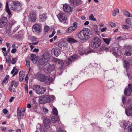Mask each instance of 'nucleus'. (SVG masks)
<instances>
[{"instance_id":"obj_5","label":"nucleus","mask_w":132,"mask_h":132,"mask_svg":"<svg viewBox=\"0 0 132 132\" xmlns=\"http://www.w3.org/2000/svg\"><path fill=\"white\" fill-rule=\"evenodd\" d=\"M101 44L100 40L98 37H95L92 40L91 42L92 47L94 49L98 47Z\"/></svg>"},{"instance_id":"obj_24","label":"nucleus","mask_w":132,"mask_h":132,"mask_svg":"<svg viewBox=\"0 0 132 132\" xmlns=\"http://www.w3.org/2000/svg\"><path fill=\"white\" fill-rule=\"evenodd\" d=\"M18 69H16L15 67H14L13 68L11 72V73L12 74H13V76H14L15 75H16L18 73Z\"/></svg>"},{"instance_id":"obj_60","label":"nucleus","mask_w":132,"mask_h":132,"mask_svg":"<svg viewBox=\"0 0 132 132\" xmlns=\"http://www.w3.org/2000/svg\"><path fill=\"white\" fill-rule=\"evenodd\" d=\"M117 39L119 40H124L123 38L120 36L118 37Z\"/></svg>"},{"instance_id":"obj_58","label":"nucleus","mask_w":132,"mask_h":132,"mask_svg":"<svg viewBox=\"0 0 132 132\" xmlns=\"http://www.w3.org/2000/svg\"><path fill=\"white\" fill-rule=\"evenodd\" d=\"M40 131L41 132H45L46 130L44 128H42L40 129Z\"/></svg>"},{"instance_id":"obj_13","label":"nucleus","mask_w":132,"mask_h":132,"mask_svg":"<svg viewBox=\"0 0 132 132\" xmlns=\"http://www.w3.org/2000/svg\"><path fill=\"white\" fill-rule=\"evenodd\" d=\"M7 22V18L3 16L0 18V27H4L6 25Z\"/></svg>"},{"instance_id":"obj_11","label":"nucleus","mask_w":132,"mask_h":132,"mask_svg":"<svg viewBox=\"0 0 132 132\" xmlns=\"http://www.w3.org/2000/svg\"><path fill=\"white\" fill-rule=\"evenodd\" d=\"M33 31L34 32L39 33L41 32L42 29L40 26L38 24H36L34 25L33 27Z\"/></svg>"},{"instance_id":"obj_56","label":"nucleus","mask_w":132,"mask_h":132,"mask_svg":"<svg viewBox=\"0 0 132 132\" xmlns=\"http://www.w3.org/2000/svg\"><path fill=\"white\" fill-rule=\"evenodd\" d=\"M3 112L5 114H7V110L6 109H5L3 110Z\"/></svg>"},{"instance_id":"obj_55","label":"nucleus","mask_w":132,"mask_h":132,"mask_svg":"<svg viewBox=\"0 0 132 132\" xmlns=\"http://www.w3.org/2000/svg\"><path fill=\"white\" fill-rule=\"evenodd\" d=\"M24 85L25 88V90L26 91H27V92L28 93V86L26 84H24Z\"/></svg>"},{"instance_id":"obj_37","label":"nucleus","mask_w":132,"mask_h":132,"mask_svg":"<svg viewBox=\"0 0 132 132\" xmlns=\"http://www.w3.org/2000/svg\"><path fill=\"white\" fill-rule=\"evenodd\" d=\"M52 113L55 115H57L58 114V112L56 108H53L52 111Z\"/></svg>"},{"instance_id":"obj_10","label":"nucleus","mask_w":132,"mask_h":132,"mask_svg":"<svg viewBox=\"0 0 132 132\" xmlns=\"http://www.w3.org/2000/svg\"><path fill=\"white\" fill-rule=\"evenodd\" d=\"M46 76L40 73H37L36 76V78L42 82H44Z\"/></svg>"},{"instance_id":"obj_19","label":"nucleus","mask_w":132,"mask_h":132,"mask_svg":"<svg viewBox=\"0 0 132 132\" xmlns=\"http://www.w3.org/2000/svg\"><path fill=\"white\" fill-rule=\"evenodd\" d=\"M53 81V79L50 76H47L45 82L47 85H49L52 83Z\"/></svg>"},{"instance_id":"obj_2","label":"nucleus","mask_w":132,"mask_h":132,"mask_svg":"<svg viewBox=\"0 0 132 132\" xmlns=\"http://www.w3.org/2000/svg\"><path fill=\"white\" fill-rule=\"evenodd\" d=\"M33 89L36 93L39 94H44L46 90L45 87H43L42 86L39 85H34Z\"/></svg>"},{"instance_id":"obj_46","label":"nucleus","mask_w":132,"mask_h":132,"mask_svg":"<svg viewBox=\"0 0 132 132\" xmlns=\"http://www.w3.org/2000/svg\"><path fill=\"white\" fill-rule=\"evenodd\" d=\"M128 132H132V125L128 127Z\"/></svg>"},{"instance_id":"obj_22","label":"nucleus","mask_w":132,"mask_h":132,"mask_svg":"<svg viewBox=\"0 0 132 132\" xmlns=\"http://www.w3.org/2000/svg\"><path fill=\"white\" fill-rule=\"evenodd\" d=\"M46 14L45 13L40 14L39 17V20L40 21H42L45 20L47 18Z\"/></svg>"},{"instance_id":"obj_16","label":"nucleus","mask_w":132,"mask_h":132,"mask_svg":"<svg viewBox=\"0 0 132 132\" xmlns=\"http://www.w3.org/2000/svg\"><path fill=\"white\" fill-rule=\"evenodd\" d=\"M63 9L64 11L65 12L69 13L72 12V8H71L70 6L65 4L63 5Z\"/></svg>"},{"instance_id":"obj_49","label":"nucleus","mask_w":132,"mask_h":132,"mask_svg":"<svg viewBox=\"0 0 132 132\" xmlns=\"http://www.w3.org/2000/svg\"><path fill=\"white\" fill-rule=\"evenodd\" d=\"M17 115L18 116H21V112L20 110L18 109H17Z\"/></svg>"},{"instance_id":"obj_35","label":"nucleus","mask_w":132,"mask_h":132,"mask_svg":"<svg viewBox=\"0 0 132 132\" xmlns=\"http://www.w3.org/2000/svg\"><path fill=\"white\" fill-rule=\"evenodd\" d=\"M68 42L70 43H75L77 42L76 40L72 38H69L68 40Z\"/></svg>"},{"instance_id":"obj_31","label":"nucleus","mask_w":132,"mask_h":132,"mask_svg":"<svg viewBox=\"0 0 132 132\" xmlns=\"http://www.w3.org/2000/svg\"><path fill=\"white\" fill-rule=\"evenodd\" d=\"M101 49L102 50H105L106 52L109 51V50L108 47L105 45H103Z\"/></svg>"},{"instance_id":"obj_17","label":"nucleus","mask_w":132,"mask_h":132,"mask_svg":"<svg viewBox=\"0 0 132 132\" xmlns=\"http://www.w3.org/2000/svg\"><path fill=\"white\" fill-rule=\"evenodd\" d=\"M112 53L114 55H120V51L119 50V49L117 47H113L112 48Z\"/></svg>"},{"instance_id":"obj_39","label":"nucleus","mask_w":132,"mask_h":132,"mask_svg":"<svg viewBox=\"0 0 132 132\" xmlns=\"http://www.w3.org/2000/svg\"><path fill=\"white\" fill-rule=\"evenodd\" d=\"M89 19L91 20L95 21L96 19L95 18H94L93 15L92 14L89 17Z\"/></svg>"},{"instance_id":"obj_54","label":"nucleus","mask_w":132,"mask_h":132,"mask_svg":"<svg viewBox=\"0 0 132 132\" xmlns=\"http://www.w3.org/2000/svg\"><path fill=\"white\" fill-rule=\"evenodd\" d=\"M8 62L9 63H11V55H8Z\"/></svg>"},{"instance_id":"obj_27","label":"nucleus","mask_w":132,"mask_h":132,"mask_svg":"<svg viewBox=\"0 0 132 132\" xmlns=\"http://www.w3.org/2000/svg\"><path fill=\"white\" fill-rule=\"evenodd\" d=\"M124 64H123V65L124 67L127 69L128 68L130 65L129 62L125 60H124Z\"/></svg>"},{"instance_id":"obj_42","label":"nucleus","mask_w":132,"mask_h":132,"mask_svg":"<svg viewBox=\"0 0 132 132\" xmlns=\"http://www.w3.org/2000/svg\"><path fill=\"white\" fill-rule=\"evenodd\" d=\"M72 85V83L70 81H69L67 83L64 84L65 85L67 86L68 87H70Z\"/></svg>"},{"instance_id":"obj_64","label":"nucleus","mask_w":132,"mask_h":132,"mask_svg":"<svg viewBox=\"0 0 132 132\" xmlns=\"http://www.w3.org/2000/svg\"><path fill=\"white\" fill-rule=\"evenodd\" d=\"M14 97H12L9 100V102H12L13 99L14 98Z\"/></svg>"},{"instance_id":"obj_41","label":"nucleus","mask_w":132,"mask_h":132,"mask_svg":"<svg viewBox=\"0 0 132 132\" xmlns=\"http://www.w3.org/2000/svg\"><path fill=\"white\" fill-rule=\"evenodd\" d=\"M17 59L16 58H13L11 60V63L12 64H14L16 62Z\"/></svg>"},{"instance_id":"obj_48","label":"nucleus","mask_w":132,"mask_h":132,"mask_svg":"<svg viewBox=\"0 0 132 132\" xmlns=\"http://www.w3.org/2000/svg\"><path fill=\"white\" fill-rule=\"evenodd\" d=\"M79 2V1L75 2H74L72 3V4L73 5H74L75 6H77L79 4L78 2Z\"/></svg>"},{"instance_id":"obj_51","label":"nucleus","mask_w":132,"mask_h":132,"mask_svg":"<svg viewBox=\"0 0 132 132\" xmlns=\"http://www.w3.org/2000/svg\"><path fill=\"white\" fill-rule=\"evenodd\" d=\"M28 74H27L25 79V80L26 81V82L27 84L28 83Z\"/></svg>"},{"instance_id":"obj_28","label":"nucleus","mask_w":132,"mask_h":132,"mask_svg":"<svg viewBox=\"0 0 132 132\" xmlns=\"http://www.w3.org/2000/svg\"><path fill=\"white\" fill-rule=\"evenodd\" d=\"M59 120V118L56 117L55 116H53L51 118V121L53 122H55L58 121Z\"/></svg>"},{"instance_id":"obj_12","label":"nucleus","mask_w":132,"mask_h":132,"mask_svg":"<svg viewBox=\"0 0 132 132\" xmlns=\"http://www.w3.org/2000/svg\"><path fill=\"white\" fill-rule=\"evenodd\" d=\"M28 20L31 22H35L36 19V14L34 12H32L30 13L29 15L28 16Z\"/></svg>"},{"instance_id":"obj_34","label":"nucleus","mask_w":132,"mask_h":132,"mask_svg":"<svg viewBox=\"0 0 132 132\" xmlns=\"http://www.w3.org/2000/svg\"><path fill=\"white\" fill-rule=\"evenodd\" d=\"M103 40L104 42L107 44H109L111 40V38H110L109 39L103 38Z\"/></svg>"},{"instance_id":"obj_32","label":"nucleus","mask_w":132,"mask_h":132,"mask_svg":"<svg viewBox=\"0 0 132 132\" xmlns=\"http://www.w3.org/2000/svg\"><path fill=\"white\" fill-rule=\"evenodd\" d=\"M85 51V50L84 48H80L79 50V52L80 54L83 55L86 53Z\"/></svg>"},{"instance_id":"obj_57","label":"nucleus","mask_w":132,"mask_h":132,"mask_svg":"<svg viewBox=\"0 0 132 132\" xmlns=\"http://www.w3.org/2000/svg\"><path fill=\"white\" fill-rule=\"evenodd\" d=\"M26 63L27 66L28 67H29L30 65V62L29 61H26Z\"/></svg>"},{"instance_id":"obj_40","label":"nucleus","mask_w":132,"mask_h":132,"mask_svg":"<svg viewBox=\"0 0 132 132\" xmlns=\"http://www.w3.org/2000/svg\"><path fill=\"white\" fill-rule=\"evenodd\" d=\"M57 62L59 63V64L61 65V68H62V67H63L64 63L62 60H58L57 61Z\"/></svg>"},{"instance_id":"obj_50","label":"nucleus","mask_w":132,"mask_h":132,"mask_svg":"<svg viewBox=\"0 0 132 132\" xmlns=\"http://www.w3.org/2000/svg\"><path fill=\"white\" fill-rule=\"evenodd\" d=\"M122 103L123 104L125 103L126 102V98L124 96H123L122 99Z\"/></svg>"},{"instance_id":"obj_30","label":"nucleus","mask_w":132,"mask_h":132,"mask_svg":"<svg viewBox=\"0 0 132 132\" xmlns=\"http://www.w3.org/2000/svg\"><path fill=\"white\" fill-rule=\"evenodd\" d=\"M6 10L9 14L10 15L11 14V12L9 9V5L7 2L6 3Z\"/></svg>"},{"instance_id":"obj_1","label":"nucleus","mask_w":132,"mask_h":132,"mask_svg":"<svg viewBox=\"0 0 132 132\" xmlns=\"http://www.w3.org/2000/svg\"><path fill=\"white\" fill-rule=\"evenodd\" d=\"M93 32L88 28H84L81 30L78 35L79 39L82 40H86L89 39L90 36L92 35Z\"/></svg>"},{"instance_id":"obj_3","label":"nucleus","mask_w":132,"mask_h":132,"mask_svg":"<svg viewBox=\"0 0 132 132\" xmlns=\"http://www.w3.org/2000/svg\"><path fill=\"white\" fill-rule=\"evenodd\" d=\"M50 56L47 53H44L42 56V58L38 61L39 65H42L48 62L50 59Z\"/></svg>"},{"instance_id":"obj_59","label":"nucleus","mask_w":132,"mask_h":132,"mask_svg":"<svg viewBox=\"0 0 132 132\" xmlns=\"http://www.w3.org/2000/svg\"><path fill=\"white\" fill-rule=\"evenodd\" d=\"M114 11L116 12L117 13H119V10L118 8L115 9Z\"/></svg>"},{"instance_id":"obj_61","label":"nucleus","mask_w":132,"mask_h":132,"mask_svg":"<svg viewBox=\"0 0 132 132\" xmlns=\"http://www.w3.org/2000/svg\"><path fill=\"white\" fill-rule=\"evenodd\" d=\"M111 26L112 27H115L116 26V24H115L113 23V22H111Z\"/></svg>"},{"instance_id":"obj_6","label":"nucleus","mask_w":132,"mask_h":132,"mask_svg":"<svg viewBox=\"0 0 132 132\" xmlns=\"http://www.w3.org/2000/svg\"><path fill=\"white\" fill-rule=\"evenodd\" d=\"M51 101L50 97L48 95H43L39 97V103L41 104L50 103Z\"/></svg>"},{"instance_id":"obj_33","label":"nucleus","mask_w":132,"mask_h":132,"mask_svg":"<svg viewBox=\"0 0 132 132\" xmlns=\"http://www.w3.org/2000/svg\"><path fill=\"white\" fill-rule=\"evenodd\" d=\"M132 19L130 18H128L125 20V22L127 24L131 25H132V23L131 22Z\"/></svg>"},{"instance_id":"obj_47","label":"nucleus","mask_w":132,"mask_h":132,"mask_svg":"<svg viewBox=\"0 0 132 132\" xmlns=\"http://www.w3.org/2000/svg\"><path fill=\"white\" fill-rule=\"evenodd\" d=\"M30 40L31 41L34 42L36 40L37 38L35 37L32 36L31 37Z\"/></svg>"},{"instance_id":"obj_18","label":"nucleus","mask_w":132,"mask_h":132,"mask_svg":"<svg viewBox=\"0 0 132 132\" xmlns=\"http://www.w3.org/2000/svg\"><path fill=\"white\" fill-rule=\"evenodd\" d=\"M77 28V26H71L66 30L67 33L72 32L76 30Z\"/></svg>"},{"instance_id":"obj_9","label":"nucleus","mask_w":132,"mask_h":132,"mask_svg":"<svg viewBox=\"0 0 132 132\" xmlns=\"http://www.w3.org/2000/svg\"><path fill=\"white\" fill-rule=\"evenodd\" d=\"M57 16L59 21L61 22L65 21L67 19V16L65 13L60 12Z\"/></svg>"},{"instance_id":"obj_20","label":"nucleus","mask_w":132,"mask_h":132,"mask_svg":"<svg viewBox=\"0 0 132 132\" xmlns=\"http://www.w3.org/2000/svg\"><path fill=\"white\" fill-rule=\"evenodd\" d=\"M126 114L128 116L132 115V106L129 107L125 111Z\"/></svg>"},{"instance_id":"obj_63","label":"nucleus","mask_w":132,"mask_h":132,"mask_svg":"<svg viewBox=\"0 0 132 132\" xmlns=\"http://www.w3.org/2000/svg\"><path fill=\"white\" fill-rule=\"evenodd\" d=\"M20 26H18L16 27L15 28L14 31L15 32L20 27Z\"/></svg>"},{"instance_id":"obj_45","label":"nucleus","mask_w":132,"mask_h":132,"mask_svg":"<svg viewBox=\"0 0 132 132\" xmlns=\"http://www.w3.org/2000/svg\"><path fill=\"white\" fill-rule=\"evenodd\" d=\"M128 89L130 91L132 92V84H129L128 85Z\"/></svg>"},{"instance_id":"obj_21","label":"nucleus","mask_w":132,"mask_h":132,"mask_svg":"<svg viewBox=\"0 0 132 132\" xmlns=\"http://www.w3.org/2000/svg\"><path fill=\"white\" fill-rule=\"evenodd\" d=\"M24 76V73L22 71H20L19 73V80L20 81H22Z\"/></svg>"},{"instance_id":"obj_15","label":"nucleus","mask_w":132,"mask_h":132,"mask_svg":"<svg viewBox=\"0 0 132 132\" xmlns=\"http://www.w3.org/2000/svg\"><path fill=\"white\" fill-rule=\"evenodd\" d=\"M51 54L52 55H54L56 56H58L60 53V50L58 48H53L51 50Z\"/></svg>"},{"instance_id":"obj_4","label":"nucleus","mask_w":132,"mask_h":132,"mask_svg":"<svg viewBox=\"0 0 132 132\" xmlns=\"http://www.w3.org/2000/svg\"><path fill=\"white\" fill-rule=\"evenodd\" d=\"M10 6V9L14 11H18L21 9L20 2L17 1L13 2Z\"/></svg>"},{"instance_id":"obj_29","label":"nucleus","mask_w":132,"mask_h":132,"mask_svg":"<svg viewBox=\"0 0 132 132\" xmlns=\"http://www.w3.org/2000/svg\"><path fill=\"white\" fill-rule=\"evenodd\" d=\"M119 124L121 127H124V128L126 126V122L124 121H122L120 122Z\"/></svg>"},{"instance_id":"obj_7","label":"nucleus","mask_w":132,"mask_h":132,"mask_svg":"<svg viewBox=\"0 0 132 132\" xmlns=\"http://www.w3.org/2000/svg\"><path fill=\"white\" fill-rule=\"evenodd\" d=\"M55 69V66L54 64H46L44 66V71L46 72L50 73Z\"/></svg>"},{"instance_id":"obj_23","label":"nucleus","mask_w":132,"mask_h":132,"mask_svg":"<svg viewBox=\"0 0 132 132\" xmlns=\"http://www.w3.org/2000/svg\"><path fill=\"white\" fill-rule=\"evenodd\" d=\"M129 48L130 51L129 52V51L126 50L124 54L125 55L129 56H130L132 54V48L130 46H129Z\"/></svg>"},{"instance_id":"obj_52","label":"nucleus","mask_w":132,"mask_h":132,"mask_svg":"<svg viewBox=\"0 0 132 132\" xmlns=\"http://www.w3.org/2000/svg\"><path fill=\"white\" fill-rule=\"evenodd\" d=\"M17 50L16 48H14L12 50L11 52L12 53H14Z\"/></svg>"},{"instance_id":"obj_36","label":"nucleus","mask_w":132,"mask_h":132,"mask_svg":"<svg viewBox=\"0 0 132 132\" xmlns=\"http://www.w3.org/2000/svg\"><path fill=\"white\" fill-rule=\"evenodd\" d=\"M9 75H6L3 81L2 82L3 83L4 82V83L6 84L7 83L8 81V80L9 79Z\"/></svg>"},{"instance_id":"obj_44","label":"nucleus","mask_w":132,"mask_h":132,"mask_svg":"<svg viewBox=\"0 0 132 132\" xmlns=\"http://www.w3.org/2000/svg\"><path fill=\"white\" fill-rule=\"evenodd\" d=\"M123 28L126 29H130L129 27L127 25H123L122 26Z\"/></svg>"},{"instance_id":"obj_14","label":"nucleus","mask_w":132,"mask_h":132,"mask_svg":"<svg viewBox=\"0 0 132 132\" xmlns=\"http://www.w3.org/2000/svg\"><path fill=\"white\" fill-rule=\"evenodd\" d=\"M50 123V121L49 118H46L44 120V125L46 129H48L49 128Z\"/></svg>"},{"instance_id":"obj_62","label":"nucleus","mask_w":132,"mask_h":132,"mask_svg":"<svg viewBox=\"0 0 132 132\" xmlns=\"http://www.w3.org/2000/svg\"><path fill=\"white\" fill-rule=\"evenodd\" d=\"M79 0H70V2L71 4H72V3L76 1H79Z\"/></svg>"},{"instance_id":"obj_8","label":"nucleus","mask_w":132,"mask_h":132,"mask_svg":"<svg viewBox=\"0 0 132 132\" xmlns=\"http://www.w3.org/2000/svg\"><path fill=\"white\" fill-rule=\"evenodd\" d=\"M78 58L77 55L75 54L72 55L69 57L68 58H67L65 60L64 63L67 65H68L71 63L75 60Z\"/></svg>"},{"instance_id":"obj_53","label":"nucleus","mask_w":132,"mask_h":132,"mask_svg":"<svg viewBox=\"0 0 132 132\" xmlns=\"http://www.w3.org/2000/svg\"><path fill=\"white\" fill-rule=\"evenodd\" d=\"M55 33V31H53L52 32V34L51 35H49V37L51 38L54 35Z\"/></svg>"},{"instance_id":"obj_26","label":"nucleus","mask_w":132,"mask_h":132,"mask_svg":"<svg viewBox=\"0 0 132 132\" xmlns=\"http://www.w3.org/2000/svg\"><path fill=\"white\" fill-rule=\"evenodd\" d=\"M124 14L127 17L132 18V14L126 10H124L123 11Z\"/></svg>"},{"instance_id":"obj_43","label":"nucleus","mask_w":132,"mask_h":132,"mask_svg":"<svg viewBox=\"0 0 132 132\" xmlns=\"http://www.w3.org/2000/svg\"><path fill=\"white\" fill-rule=\"evenodd\" d=\"M49 29V28L48 26H45L44 27V31L45 32H47L48 31Z\"/></svg>"},{"instance_id":"obj_38","label":"nucleus","mask_w":132,"mask_h":132,"mask_svg":"<svg viewBox=\"0 0 132 132\" xmlns=\"http://www.w3.org/2000/svg\"><path fill=\"white\" fill-rule=\"evenodd\" d=\"M36 57V55L34 54H31V58L30 60L33 62H34V61H36L35 60V57Z\"/></svg>"},{"instance_id":"obj_25","label":"nucleus","mask_w":132,"mask_h":132,"mask_svg":"<svg viewBox=\"0 0 132 132\" xmlns=\"http://www.w3.org/2000/svg\"><path fill=\"white\" fill-rule=\"evenodd\" d=\"M131 91L128 88H126L124 90L125 94L126 96H129L130 95Z\"/></svg>"}]
</instances>
